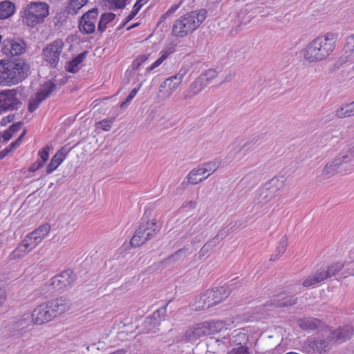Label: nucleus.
Here are the masks:
<instances>
[{"label":"nucleus","instance_id":"f257e3e1","mask_svg":"<svg viewBox=\"0 0 354 354\" xmlns=\"http://www.w3.org/2000/svg\"><path fill=\"white\" fill-rule=\"evenodd\" d=\"M337 34L327 32L321 35L301 50L304 59L308 63L319 62L332 55L336 46Z\"/></svg>","mask_w":354,"mask_h":354},{"label":"nucleus","instance_id":"f03ea898","mask_svg":"<svg viewBox=\"0 0 354 354\" xmlns=\"http://www.w3.org/2000/svg\"><path fill=\"white\" fill-rule=\"evenodd\" d=\"M29 73L30 66L22 58L0 59V86L17 84L26 79Z\"/></svg>","mask_w":354,"mask_h":354},{"label":"nucleus","instance_id":"7ed1b4c3","mask_svg":"<svg viewBox=\"0 0 354 354\" xmlns=\"http://www.w3.org/2000/svg\"><path fill=\"white\" fill-rule=\"evenodd\" d=\"M71 306V301L61 297L38 306L31 315L35 324H42L65 313L70 310Z\"/></svg>","mask_w":354,"mask_h":354},{"label":"nucleus","instance_id":"20e7f679","mask_svg":"<svg viewBox=\"0 0 354 354\" xmlns=\"http://www.w3.org/2000/svg\"><path fill=\"white\" fill-rule=\"evenodd\" d=\"M207 10L201 9L188 12L176 20L172 27V35L184 37L194 32L205 19Z\"/></svg>","mask_w":354,"mask_h":354},{"label":"nucleus","instance_id":"39448f33","mask_svg":"<svg viewBox=\"0 0 354 354\" xmlns=\"http://www.w3.org/2000/svg\"><path fill=\"white\" fill-rule=\"evenodd\" d=\"M158 227L155 220L149 221L142 218L138 228L136 230L130 241L131 245L133 248L141 246L155 236L158 231Z\"/></svg>","mask_w":354,"mask_h":354},{"label":"nucleus","instance_id":"423d86ee","mask_svg":"<svg viewBox=\"0 0 354 354\" xmlns=\"http://www.w3.org/2000/svg\"><path fill=\"white\" fill-rule=\"evenodd\" d=\"M48 5L44 2H32L24 12V21L31 27L42 23L48 15Z\"/></svg>","mask_w":354,"mask_h":354},{"label":"nucleus","instance_id":"0eeeda50","mask_svg":"<svg viewBox=\"0 0 354 354\" xmlns=\"http://www.w3.org/2000/svg\"><path fill=\"white\" fill-rule=\"evenodd\" d=\"M219 167V162L216 160L205 162L198 167L193 169L187 175V183L192 185H196L214 173Z\"/></svg>","mask_w":354,"mask_h":354},{"label":"nucleus","instance_id":"6e6552de","mask_svg":"<svg viewBox=\"0 0 354 354\" xmlns=\"http://www.w3.org/2000/svg\"><path fill=\"white\" fill-rule=\"evenodd\" d=\"M17 95V88L0 91V113L16 111L21 107L22 102Z\"/></svg>","mask_w":354,"mask_h":354},{"label":"nucleus","instance_id":"1a4fd4ad","mask_svg":"<svg viewBox=\"0 0 354 354\" xmlns=\"http://www.w3.org/2000/svg\"><path fill=\"white\" fill-rule=\"evenodd\" d=\"M63 48L64 42L61 39H57L43 49V57L51 67L57 66Z\"/></svg>","mask_w":354,"mask_h":354},{"label":"nucleus","instance_id":"9d476101","mask_svg":"<svg viewBox=\"0 0 354 354\" xmlns=\"http://www.w3.org/2000/svg\"><path fill=\"white\" fill-rule=\"evenodd\" d=\"M75 280V276L73 272L66 270L52 278L51 286L55 290L62 292L71 288Z\"/></svg>","mask_w":354,"mask_h":354},{"label":"nucleus","instance_id":"9b49d317","mask_svg":"<svg viewBox=\"0 0 354 354\" xmlns=\"http://www.w3.org/2000/svg\"><path fill=\"white\" fill-rule=\"evenodd\" d=\"M297 299V297L294 295H288L285 292H281L268 301L264 304V306L268 310H272L276 308L289 307L296 304Z\"/></svg>","mask_w":354,"mask_h":354},{"label":"nucleus","instance_id":"f8f14e48","mask_svg":"<svg viewBox=\"0 0 354 354\" xmlns=\"http://www.w3.org/2000/svg\"><path fill=\"white\" fill-rule=\"evenodd\" d=\"M98 15V8H93L85 12L79 21L80 31L83 34L89 35L95 30V21Z\"/></svg>","mask_w":354,"mask_h":354},{"label":"nucleus","instance_id":"ddd939ff","mask_svg":"<svg viewBox=\"0 0 354 354\" xmlns=\"http://www.w3.org/2000/svg\"><path fill=\"white\" fill-rule=\"evenodd\" d=\"M273 196L263 187L259 188L254 194L250 212L258 214L263 212V207Z\"/></svg>","mask_w":354,"mask_h":354},{"label":"nucleus","instance_id":"4468645a","mask_svg":"<svg viewBox=\"0 0 354 354\" xmlns=\"http://www.w3.org/2000/svg\"><path fill=\"white\" fill-rule=\"evenodd\" d=\"M26 44L18 39H6L3 41L1 51L6 55L16 56L25 52Z\"/></svg>","mask_w":354,"mask_h":354},{"label":"nucleus","instance_id":"2eb2a0df","mask_svg":"<svg viewBox=\"0 0 354 354\" xmlns=\"http://www.w3.org/2000/svg\"><path fill=\"white\" fill-rule=\"evenodd\" d=\"M166 313V307L156 310L151 315L148 316L143 322L144 329L147 332L156 331L162 320H164Z\"/></svg>","mask_w":354,"mask_h":354},{"label":"nucleus","instance_id":"dca6fc26","mask_svg":"<svg viewBox=\"0 0 354 354\" xmlns=\"http://www.w3.org/2000/svg\"><path fill=\"white\" fill-rule=\"evenodd\" d=\"M208 335L205 323H200L188 328L185 332V339L187 342H195L204 336Z\"/></svg>","mask_w":354,"mask_h":354},{"label":"nucleus","instance_id":"f3484780","mask_svg":"<svg viewBox=\"0 0 354 354\" xmlns=\"http://www.w3.org/2000/svg\"><path fill=\"white\" fill-rule=\"evenodd\" d=\"M34 322L32 315L30 313H26L21 316L17 321L14 322L10 327L15 333V335L22 336L28 326H31L32 323Z\"/></svg>","mask_w":354,"mask_h":354},{"label":"nucleus","instance_id":"a211bd4d","mask_svg":"<svg viewBox=\"0 0 354 354\" xmlns=\"http://www.w3.org/2000/svg\"><path fill=\"white\" fill-rule=\"evenodd\" d=\"M353 328L349 325H346L331 332L328 338L330 341L334 343L340 344L349 339L353 335Z\"/></svg>","mask_w":354,"mask_h":354},{"label":"nucleus","instance_id":"6ab92c4d","mask_svg":"<svg viewBox=\"0 0 354 354\" xmlns=\"http://www.w3.org/2000/svg\"><path fill=\"white\" fill-rule=\"evenodd\" d=\"M207 84L205 83L203 76H198L192 82L187 91L184 93V99L189 100L198 95Z\"/></svg>","mask_w":354,"mask_h":354},{"label":"nucleus","instance_id":"aec40b11","mask_svg":"<svg viewBox=\"0 0 354 354\" xmlns=\"http://www.w3.org/2000/svg\"><path fill=\"white\" fill-rule=\"evenodd\" d=\"M354 52V35L347 37L344 47V55L336 62L335 67L339 68L341 66L348 62V58Z\"/></svg>","mask_w":354,"mask_h":354},{"label":"nucleus","instance_id":"412c9836","mask_svg":"<svg viewBox=\"0 0 354 354\" xmlns=\"http://www.w3.org/2000/svg\"><path fill=\"white\" fill-rule=\"evenodd\" d=\"M207 295L209 298L214 303V306L219 304L230 295V290L225 287H220L215 289L207 290Z\"/></svg>","mask_w":354,"mask_h":354},{"label":"nucleus","instance_id":"4be33fe9","mask_svg":"<svg viewBox=\"0 0 354 354\" xmlns=\"http://www.w3.org/2000/svg\"><path fill=\"white\" fill-rule=\"evenodd\" d=\"M208 295L207 290L204 294L196 297L192 304V310L199 311L214 306V303H212Z\"/></svg>","mask_w":354,"mask_h":354},{"label":"nucleus","instance_id":"5701e85b","mask_svg":"<svg viewBox=\"0 0 354 354\" xmlns=\"http://www.w3.org/2000/svg\"><path fill=\"white\" fill-rule=\"evenodd\" d=\"M67 154L68 151L64 147L60 149L51 158L50 162L47 165L46 173L49 174L55 170L66 158Z\"/></svg>","mask_w":354,"mask_h":354},{"label":"nucleus","instance_id":"b1692460","mask_svg":"<svg viewBox=\"0 0 354 354\" xmlns=\"http://www.w3.org/2000/svg\"><path fill=\"white\" fill-rule=\"evenodd\" d=\"M283 185L284 181L282 177H274L266 182L262 187L274 197L283 187Z\"/></svg>","mask_w":354,"mask_h":354},{"label":"nucleus","instance_id":"393cba45","mask_svg":"<svg viewBox=\"0 0 354 354\" xmlns=\"http://www.w3.org/2000/svg\"><path fill=\"white\" fill-rule=\"evenodd\" d=\"M187 73V69H180L179 72L169 77L168 79H171L170 85H169V88L166 89V92L164 93L165 97H169L172 91L176 89L178 86L181 84L183 77Z\"/></svg>","mask_w":354,"mask_h":354},{"label":"nucleus","instance_id":"a878e982","mask_svg":"<svg viewBox=\"0 0 354 354\" xmlns=\"http://www.w3.org/2000/svg\"><path fill=\"white\" fill-rule=\"evenodd\" d=\"M297 324L304 330H314L321 325L322 322L313 317H304L299 319Z\"/></svg>","mask_w":354,"mask_h":354},{"label":"nucleus","instance_id":"bb28decb","mask_svg":"<svg viewBox=\"0 0 354 354\" xmlns=\"http://www.w3.org/2000/svg\"><path fill=\"white\" fill-rule=\"evenodd\" d=\"M15 10V5L12 1L9 0L0 1V19L10 18L14 15Z\"/></svg>","mask_w":354,"mask_h":354},{"label":"nucleus","instance_id":"cd10ccee","mask_svg":"<svg viewBox=\"0 0 354 354\" xmlns=\"http://www.w3.org/2000/svg\"><path fill=\"white\" fill-rule=\"evenodd\" d=\"M186 250V248L178 250L174 254L162 259L160 261V264L163 265L165 267H169L174 265L176 262L180 261L185 257Z\"/></svg>","mask_w":354,"mask_h":354},{"label":"nucleus","instance_id":"c85d7f7f","mask_svg":"<svg viewBox=\"0 0 354 354\" xmlns=\"http://www.w3.org/2000/svg\"><path fill=\"white\" fill-rule=\"evenodd\" d=\"M88 53V50H85L68 62L66 66V71L72 73H77L79 71V64L83 62Z\"/></svg>","mask_w":354,"mask_h":354},{"label":"nucleus","instance_id":"c756f323","mask_svg":"<svg viewBox=\"0 0 354 354\" xmlns=\"http://www.w3.org/2000/svg\"><path fill=\"white\" fill-rule=\"evenodd\" d=\"M57 88V84L48 80L45 82L37 91V94L44 101Z\"/></svg>","mask_w":354,"mask_h":354},{"label":"nucleus","instance_id":"7c9ffc66","mask_svg":"<svg viewBox=\"0 0 354 354\" xmlns=\"http://www.w3.org/2000/svg\"><path fill=\"white\" fill-rule=\"evenodd\" d=\"M343 165L339 156L334 158L331 162L327 163L323 169V174L326 176H333L337 171L338 168Z\"/></svg>","mask_w":354,"mask_h":354},{"label":"nucleus","instance_id":"2f4dec72","mask_svg":"<svg viewBox=\"0 0 354 354\" xmlns=\"http://www.w3.org/2000/svg\"><path fill=\"white\" fill-rule=\"evenodd\" d=\"M354 115V101L339 107L335 111V116L338 118H344Z\"/></svg>","mask_w":354,"mask_h":354},{"label":"nucleus","instance_id":"473e14b6","mask_svg":"<svg viewBox=\"0 0 354 354\" xmlns=\"http://www.w3.org/2000/svg\"><path fill=\"white\" fill-rule=\"evenodd\" d=\"M205 323L207 328L208 335L217 333L223 329L227 328L225 322L221 320L205 322Z\"/></svg>","mask_w":354,"mask_h":354},{"label":"nucleus","instance_id":"72a5a7b5","mask_svg":"<svg viewBox=\"0 0 354 354\" xmlns=\"http://www.w3.org/2000/svg\"><path fill=\"white\" fill-rule=\"evenodd\" d=\"M308 346L314 351H316L319 353L326 352L329 348L328 341L322 339L310 341Z\"/></svg>","mask_w":354,"mask_h":354},{"label":"nucleus","instance_id":"f704fd0d","mask_svg":"<svg viewBox=\"0 0 354 354\" xmlns=\"http://www.w3.org/2000/svg\"><path fill=\"white\" fill-rule=\"evenodd\" d=\"M115 18V15L113 12L103 13L99 20L97 24V31L101 34L104 32L106 28V25L113 21Z\"/></svg>","mask_w":354,"mask_h":354},{"label":"nucleus","instance_id":"c9c22d12","mask_svg":"<svg viewBox=\"0 0 354 354\" xmlns=\"http://www.w3.org/2000/svg\"><path fill=\"white\" fill-rule=\"evenodd\" d=\"M31 250L26 248V245L21 242L9 255L10 260H15L24 257Z\"/></svg>","mask_w":354,"mask_h":354},{"label":"nucleus","instance_id":"e433bc0d","mask_svg":"<svg viewBox=\"0 0 354 354\" xmlns=\"http://www.w3.org/2000/svg\"><path fill=\"white\" fill-rule=\"evenodd\" d=\"M343 267L344 265L341 263H336L328 267L326 271L321 272L324 280L335 275L337 273H338L339 271L342 270Z\"/></svg>","mask_w":354,"mask_h":354},{"label":"nucleus","instance_id":"4c0bfd02","mask_svg":"<svg viewBox=\"0 0 354 354\" xmlns=\"http://www.w3.org/2000/svg\"><path fill=\"white\" fill-rule=\"evenodd\" d=\"M22 242L26 245V248L30 250H32L41 243L39 239L33 235L32 232L28 234Z\"/></svg>","mask_w":354,"mask_h":354},{"label":"nucleus","instance_id":"58836bf2","mask_svg":"<svg viewBox=\"0 0 354 354\" xmlns=\"http://www.w3.org/2000/svg\"><path fill=\"white\" fill-rule=\"evenodd\" d=\"M50 230V225L48 223H44L39 226L34 231H32L33 235L37 238L39 239L40 242L47 236Z\"/></svg>","mask_w":354,"mask_h":354},{"label":"nucleus","instance_id":"ea45409f","mask_svg":"<svg viewBox=\"0 0 354 354\" xmlns=\"http://www.w3.org/2000/svg\"><path fill=\"white\" fill-rule=\"evenodd\" d=\"M88 2V0H71L68 7V13L75 15Z\"/></svg>","mask_w":354,"mask_h":354},{"label":"nucleus","instance_id":"a19ab883","mask_svg":"<svg viewBox=\"0 0 354 354\" xmlns=\"http://www.w3.org/2000/svg\"><path fill=\"white\" fill-rule=\"evenodd\" d=\"M324 279L321 272H316L313 275L308 276V277L303 281L302 285L304 287H310L317 283L322 281Z\"/></svg>","mask_w":354,"mask_h":354},{"label":"nucleus","instance_id":"79ce46f5","mask_svg":"<svg viewBox=\"0 0 354 354\" xmlns=\"http://www.w3.org/2000/svg\"><path fill=\"white\" fill-rule=\"evenodd\" d=\"M339 157L343 165H354V146Z\"/></svg>","mask_w":354,"mask_h":354},{"label":"nucleus","instance_id":"37998d69","mask_svg":"<svg viewBox=\"0 0 354 354\" xmlns=\"http://www.w3.org/2000/svg\"><path fill=\"white\" fill-rule=\"evenodd\" d=\"M43 99L40 97L37 93L35 97L30 98L28 103V110L30 113H33L43 102Z\"/></svg>","mask_w":354,"mask_h":354},{"label":"nucleus","instance_id":"c03bdc74","mask_svg":"<svg viewBox=\"0 0 354 354\" xmlns=\"http://www.w3.org/2000/svg\"><path fill=\"white\" fill-rule=\"evenodd\" d=\"M113 119H105L102 121H100L95 124L96 128L102 129L105 131H109L111 130V126L113 124Z\"/></svg>","mask_w":354,"mask_h":354},{"label":"nucleus","instance_id":"a18cd8bd","mask_svg":"<svg viewBox=\"0 0 354 354\" xmlns=\"http://www.w3.org/2000/svg\"><path fill=\"white\" fill-rule=\"evenodd\" d=\"M199 76H203L205 83L207 84V83L215 78L217 76V72L214 69H208L201 73Z\"/></svg>","mask_w":354,"mask_h":354},{"label":"nucleus","instance_id":"49530a36","mask_svg":"<svg viewBox=\"0 0 354 354\" xmlns=\"http://www.w3.org/2000/svg\"><path fill=\"white\" fill-rule=\"evenodd\" d=\"M287 241L288 239L286 236H283L281 239L279 241V244L276 248L275 252H277L278 254L281 255L283 254L287 248Z\"/></svg>","mask_w":354,"mask_h":354},{"label":"nucleus","instance_id":"de8ad7c7","mask_svg":"<svg viewBox=\"0 0 354 354\" xmlns=\"http://www.w3.org/2000/svg\"><path fill=\"white\" fill-rule=\"evenodd\" d=\"M50 147L48 145L45 146L40 151H39L38 155L41 158L39 160L41 162L44 164L49 157Z\"/></svg>","mask_w":354,"mask_h":354},{"label":"nucleus","instance_id":"09e8293b","mask_svg":"<svg viewBox=\"0 0 354 354\" xmlns=\"http://www.w3.org/2000/svg\"><path fill=\"white\" fill-rule=\"evenodd\" d=\"M171 79H166L164 82H162L159 87L158 97L165 98L164 93L166 92V87L169 88V85H170Z\"/></svg>","mask_w":354,"mask_h":354},{"label":"nucleus","instance_id":"8fccbe9b","mask_svg":"<svg viewBox=\"0 0 354 354\" xmlns=\"http://www.w3.org/2000/svg\"><path fill=\"white\" fill-rule=\"evenodd\" d=\"M228 354H249L248 347L247 346L240 345L232 349Z\"/></svg>","mask_w":354,"mask_h":354},{"label":"nucleus","instance_id":"3c124183","mask_svg":"<svg viewBox=\"0 0 354 354\" xmlns=\"http://www.w3.org/2000/svg\"><path fill=\"white\" fill-rule=\"evenodd\" d=\"M126 0H109L110 2V8L112 9L123 8L126 5Z\"/></svg>","mask_w":354,"mask_h":354},{"label":"nucleus","instance_id":"603ef678","mask_svg":"<svg viewBox=\"0 0 354 354\" xmlns=\"http://www.w3.org/2000/svg\"><path fill=\"white\" fill-rule=\"evenodd\" d=\"M175 46L169 45L161 50V56L163 59H166L171 54L175 52Z\"/></svg>","mask_w":354,"mask_h":354},{"label":"nucleus","instance_id":"864d4df0","mask_svg":"<svg viewBox=\"0 0 354 354\" xmlns=\"http://www.w3.org/2000/svg\"><path fill=\"white\" fill-rule=\"evenodd\" d=\"M175 46L169 45L161 50V56L163 59H166L171 54L175 52Z\"/></svg>","mask_w":354,"mask_h":354},{"label":"nucleus","instance_id":"5fc2aeb1","mask_svg":"<svg viewBox=\"0 0 354 354\" xmlns=\"http://www.w3.org/2000/svg\"><path fill=\"white\" fill-rule=\"evenodd\" d=\"M142 8V4L138 3V2H136L135 5L133 6V10L131 12V13L127 17V21H130L132 20L135 16L137 15V13L139 12V10Z\"/></svg>","mask_w":354,"mask_h":354},{"label":"nucleus","instance_id":"6e6d98bb","mask_svg":"<svg viewBox=\"0 0 354 354\" xmlns=\"http://www.w3.org/2000/svg\"><path fill=\"white\" fill-rule=\"evenodd\" d=\"M213 248H212V245L207 241L200 250L199 257L202 258L205 257L206 254L210 252L213 250Z\"/></svg>","mask_w":354,"mask_h":354},{"label":"nucleus","instance_id":"4d7b16f0","mask_svg":"<svg viewBox=\"0 0 354 354\" xmlns=\"http://www.w3.org/2000/svg\"><path fill=\"white\" fill-rule=\"evenodd\" d=\"M26 133V130H24L15 141H14L10 144V148H12L14 149L17 148V147H19L22 139L25 136Z\"/></svg>","mask_w":354,"mask_h":354},{"label":"nucleus","instance_id":"13d9d810","mask_svg":"<svg viewBox=\"0 0 354 354\" xmlns=\"http://www.w3.org/2000/svg\"><path fill=\"white\" fill-rule=\"evenodd\" d=\"M44 165V164L41 162L39 160H37L30 166V167L28 168V171L30 172L36 171L38 169H41Z\"/></svg>","mask_w":354,"mask_h":354},{"label":"nucleus","instance_id":"bf43d9fd","mask_svg":"<svg viewBox=\"0 0 354 354\" xmlns=\"http://www.w3.org/2000/svg\"><path fill=\"white\" fill-rule=\"evenodd\" d=\"M22 124H23L22 122H18L14 123L13 124L10 126L8 129L12 133H14L17 132V131H19L20 130V129L21 128Z\"/></svg>","mask_w":354,"mask_h":354},{"label":"nucleus","instance_id":"052dcab7","mask_svg":"<svg viewBox=\"0 0 354 354\" xmlns=\"http://www.w3.org/2000/svg\"><path fill=\"white\" fill-rule=\"evenodd\" d=\"M15 114H10L6 117H4L2 118L1 121V124L2 126H5L8 123L12 122L15 120Z\"/></svg>","mask_w":354,"mask_h":354},{"label":"nucleus","instance_id":"680f3d73","mask_svg":"<svg viewBox=\"0 0 354 354\" xmlns=\"http://www.w3.org/2000/svg\"><path fill=\"white\" fill-rule=\"evenodd\" d=\"M165 59L162 58V56H160L153 64L147 68L148 71H151L156 68V67L159 66Z\"/></svg>","mask_w":354,"mask_h":354},{"label":"nucleus","instance_id":"e2e57ef3","mask_svg":"<svg viewBox=\"0 0 354 354\" xmlns=\"http://www.w3.org/2000/svg\"><path fill=\"white\" fill-rule=\"evenodd\" d=\"M230 233V230L225 227L222 230H221L217 235L218 237L221 238L222 240L224 239Z\"/></svg>","mask_w":354,"mask_h":354},{"label":"nucleus","instance_id":"0e129e2a","mask_svg":"<svg viewBox=\"0 0 354 354\" xmlns=\"http://www.w3.org/2000/svg\"><path fill=\"white\" fill-rule=\"evenodd\" d=\"M221 241L222 239L218 237V235L216 234L213 239L209 240L208 242L212 245V248H215Z\"/></svg>","mask_w":354,"mask_h":354},{"label":"nucleus","instance_id":"69168bd1","mask_svg":"<svg viewBox=\"0 0 354 354\" xmlns=\"http://www.w3.org/2000/svg\"><path fill=\"white\" fill-rule=\"evenodd\" d=\"M13 149L10 148V145L0 151V159L4 158Z\"/></svg>","mask_w":354,"mask_h":354},{"label":"nucleus","instance_id":"338daca9","mask_svg":"<svg viewBox=\"0 0 354 354\" xmlns=\"http://www.w3.org/2000/svg\"><path fill=\"white\" fill-rule=\"evenodd\" d=\"M133 97H134V96L129 93V95L127 96L126 100L120 104V107L122 109L127 107V105L130 103V102L133 99Z\"/></svg>","mask_w":354,"mask_h":354},{"label":"nucleus","instance_id":"774afa93","mask_svg":"<svg viewBox=\"0 0 354 354\" xmlns=\"http://www.w3.org/2000/svg\"><path fill=\"white\" fill-rule=\"evenodd\" d=\"M133 97H134V96L129 93V95L127 96L126 100L120 104V107L122 109L127 107V105L130 103V102L133 99Z\"/></svg>","mask_w":354,"mask_h":354}]
</instances>
